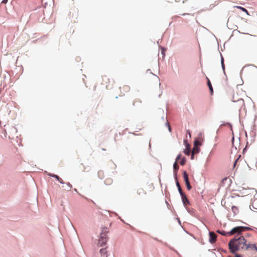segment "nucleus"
Here are the masks:
<instances>
[{"label":"nucleus","mask_w":257,"mask_h":257,"mask_svg":"<svg viewBox=\"0 0 257 257\" xmlns=\"http://www.w3.org/2000/svg\"><path fill=\"white\" fill-rule=\"evenodd\" d=\"M106 252L105 248H102L100 250V253L102 257H107V256H105Z\"/></svg>","instance_id":"14"},{"label":"nucleus","mask_w":257,"mask_h":257,"mask_svg":"<svg viewBox=\"0 0 257 257\" xmlns=\"http://www.w3.org/2000/svg\"><path fill=\"white\" fill-rule=\"evenodd\" d=\"M186 163V160L185 158H183L181 159L180 163L181 165H184Z\"/></svg>","instance_id":"24"},{"label":"nucleus","mask_w":257,"mask_h":257,"mask_svg":"<svg viewBox=\"0 0 257 257\" xmlns=\"http://www.w3.org/2000/svg\"><path fill=\"white\" fill-rule=\"evenodd\" d=\"M221 65H222V67L223 69H224V64L223 63V58L222 57L221 58Z\"/></svg>","instance_id":"26"},{"label":"nucleus","mask_w":257,"mask_h":257,"mask_svg":"<svg viewBox=\"0 0 257 257\" xmlns=\"http://www.w3.org/2000/svg\"><path fill=\"white\" fill-rule=\"evenodd\" d=\"M190 146L189 145L186 146V149L184 150V152L187 155H189L190 154Z\"/></svg>","instance_id":"18"},{"label":"nucleus","mask_w":257,"mask_h":257,"mask_svg":"<svg viewBox=\"0 0 257 257\" xmlns=\"http://www.w3.org/2000/svg\"><path fill=\"white\" fill-rule=\"evenodd\" d=\"M137 193L139 195H145L146 194V192L143 188H139L138 189Z\"/></svg>","instance_id":"12"},{"label":"nucleus","mask_w":257,"mask_h":257,"mask_svg":"<svg viewBox=\"0 0 257 257\" xmlns=\"http://www.w3.org/2000/svg\"><path fill=\"white\" fill-rule=\"evenodd\" d=\"M207 79H208L207 85H208L209 90L210 91L211 94H212L213 92V88H212V86L211 85L210 80L208 78H207Z\"/></svg>","instance_id":"17"},{"label":"nucleus","mask_w":257,"mask_h":257,"mask_svg":"<svg viewBox=\"0 0 257 257\" xmlns=\"http://www.w3.org/2000/svg\"><path fill=\"white\" fill-rule=\"evenodd\" d=\"M246 240L243 236H240L231 239L228 243V247L232 253H235L240 249H244L246 245Z\"/></svg>","instance_id":"1"},{"label":"nucleus","mask_w":257,"mask_h":257,"mask_svg":"<svg viewBox=\"0 0 257 257\" xmlns=\"http://www.w3.org/2000/svg\"><path fill=\"white\" fill-rule=\"evenodd\" d=\"M203 141L202 134L200 133L197 139H196L194 143V146L199 147L201 145V142Z\"/></svg>","instance_id":"7"},{"label":"nucleus","mask_w":257,"mask_h":257,"mask_svg":"<svg viewBox=\"0 0 257 257\" xmlns=\"http://www.w3.org/2000/svg\"><path fill=\"white\" fill-rule=\"evenodd\" d=\"M119 95L120 96H124L126 93H127L130 91V87L127 85H123L122 86L119 87Z\"/></svg>","instance_id":"5"},{"label":"nucleus","mask_w":257,"mask_h":257,"mask_svg":"<svg viewBox=\"0 0 257 257\" xmlns=\"http://www.w3.org/2000/svg\"><path fill=\"white\" fill-rule=\"evenodd\" d=\"M181 155L180 154L178 155L176 159V162H177L181 159Z\"/></svg>","instance_id":"25"},{"label":"nucleus","mask_w":257,"mask_h":257,"mask_svg":"<svg viewBox=\"0 0 257 257\" xmlns=\"http://www.w3.org/2000/svg\"><path fill=\"white\" fill-rule=\"evenodd\" d=\"M187 133L188 134V136H189L190 137H191V133L189 131H187Z\"/></svg>","instance_id":"30"},{"label":"nucleus","mask_w":257,"mask_h":257,"mask_svg":"<svg viewBox=\"0 0 257 257\" xmlns=\"http://www.w3.org/2000/svg\"><path fill=\"white\" fill-rule=\"evenodd\" d=\"M216 234L213 232H209V241L211 243H214L216 241Z\"/></svg>","instance_id":"8"},{"label":"nucleus","mask_w":257,"mask_h":257,"mask_svg":"<svg viewBox=\"0 0 257 257\" xmlns=\"http://www.w3.org/2000/svg\"><path fill=\"white\" fill-rule=\"evenodd\" d=\"M231 209L234 213V215H236L237 214H238L239 210L238 208L237 207L233 206L231 208Z\"/></svg>","instance_id":"15"},{"label":"nucleus","mask_w":257,"mask_h":257,"mask_svg":"<svg viewBox=\"0 0 257 257\" xmlns=\"http://www.w3.org/2000/svg\"><path fill=\"white\" fill-rule=\"evenodd\" d=\"M167 123V125H168V126L169 131L170 132H171V126H170V124H169V122H167V123Z\"/></svg>","instance_id":"28"},{"label":"nucleus","mask_w":257,"mask_h":257,"mask_svg":"<svg viewBox=\"0 0 257 257\" xmlns=\"http://www.w3.org/2000/svg\"><path fill=\"white\" fill-rule=\"evenodd\" d=\"M235 257H241L239 254H236Z\"/></svg>","instance_id":"31"},{"label":"nucleus","mask_w":257,"mask_h":257,"mask_svg":"<svg viewBox=\"0 0 257 257\" xmlns=\"http://www.w3.org/2000/svg\"><path fill=\"white\" fill-rule=\"evenodd\" d=\"M245 249H254L257 251V247L256 246L255 244H250V243H246V245L244 247Z\"/></svg>","instance_id":"9"},{"label":"nucleus","mask_w":257,"mask_h":257,"mask_svg":"<svg viewBox=\"0 0 257 257\" xmlns=\"http://www.w3.org/2000/svg\"><path fill=\"white\" fill-rule=\"evenodd\" d=\"M245 229H248V228L243 226H236L233 228L229 232H228V235H231L235 234L239 235Z\"/></svg>","instance_id":"4"},{"label":"nucleus","mask_w":257,"mask_h":257,"mask_svg":"<svg viewBox=\"0 0 257 257\" xmlns=\"http://www.w3.org/2000/svg\"><path fill=\"white\" fill-rule=\"evenodd\" d=\"M200 151V148L198 146H194L192 151V155H191V159H193L194 155L195 154H197Z\"/></svg>","instance_id":"10"},{"label":"nucleus","mask_w":257,"mask_h":257,"mask_svg":"<svg viewBox=\"0 0 257 257\" xmlns=\"http://www.w3.org/2000/svg\"><path fill=\"white\" fill-rule=\"evenodd\" d=\"M233 102L235 103L233 104V107L240 110L243 106H244V101L243 99L240 98L237 100H233Z\"/></svg>","instance_id":"6"},{"label":"nucleus","mask_w":257,"mask_h":257,"mask_svg":"<svg viewBox=\"0 0 257 257\" xmlns=\"http://www.w3.org/2000/svg\"><path fill=\"white\" fill-rule=\"evenodd\" d=\"M108 232L107 228H103L102 230L101 233L100 234V237L98 240V244L102 246L104 245L107 241V233Z\"/></svg>","instance_id":"3"},{"label":"nucleus","mask_w":257,"mask_h":257,"mask_svg":"<svg viewBox=\"0 0 257 257\" xmlns=\"http://www.w3.org/2000/svg\"><path fill=\"white\" fill-rule=\"evenodd\" d=\"M240 157V156H239L238 158H239ZM238 159H239V158H237V159L235 160V161L234 162V167H235V166H236V165H237V161H238Z\"/></svg>","instance_id":"27"},{"label":"nucleus","mask_w":257,"mask_h":257,"mask_svg":"<svg viewBox=\"0 0 257 257\" xmlns=\"http://www.w3.org/2000/svg\"><path fill=\"white\" fill-rule=\"evenodd\" d=\"M173 168L175 170V172L177 171L179 169V165L177 164V162H175L173 164Z\"/></svg>","instance_id":"20"},{"label":"nucleus","mask_w":257,"mask_h":257,"mask_svg":"<svg viewBox=\"0 0 257 257\" xmlns=\"http://www.w3.org/2000/svg\"><path fill=\"white\" fill-rule=\"evenodd\" d=\"M7 2H8V0H3L2 3L3 4H6V3H7Z\"/></svg>","instance_id":"29"},{"label":"nucleus","mask_w":257,"mask_h":257,"mask_svg":"<svg viewBox=\"0 0 257 257\" xmlns=\"http://www.w3.org/2000/svg\"><path fill=\"white\" fill-rule=\"evenodd\" d=\"M181 196L184 205L186 206L187 205L189 204V201L187 199V196L184 194H183V195H181Z\"/></svg>","instance_id":"11"},{"label":"nucleus","mask_w":257,"mask_h":257,"mask_svg":"<svg viewBox=\"0 0 257 257\" xmlns=\"http://www.w3.org/2000/svg\"><path fill=\"white\" fill-rule=\"evenodd\" d=\"M236 8H238V9H240L243 12H245L247 14V15H249L248 11L245 8H244L243 7H240V6H237Z\"/></svg>","instance_id":"21"},{"label":"nucleus","mask_w":257,"mask_h":257,"mask_svg":"<svg viewBox=\"0 0 257 257\" xmlns=\"http://www.w3.org/2000/svg\"><path fill=\"white\" fill-rule=\"evenodd\" d=\"M102 79L101 84L107 89H110L113 87L115 82L113 79H110L106 75L102 76Z\"/></svg>","instance_id":"2"},{"label":"nucleus","mask_w":257,"mask_h":257,"mask_svg":"<svg viewBox=\"0 0 257 257\" xmlns=\"http://www.w3.org/2000/svg\"><path fill=\"white\" fill-rule=\"evenodd\" d=\"M183 178L185 183L189 181L188 175L186 171H184L183 172Z\"/></svg>","instance_id":"16"},{"label":"nucleus","mask_w":257,"mask_h":257,"mask_svg":"<svg viewBox=\"0 0 257 257\" xmlns=\"http://www.w3.org/2000/svg\"><path fill=\"white\" fill-rule=\"evenodd\" d=\"M185 184H186V185L187 186V188L188 190H190L191 189L192 187H191V185L190 184L189 181L187 182H186Z\"/></svg>","instance_id":"23"},{"label":"nucleus","mask_w":257,"mask_h":257,"mask_svg":"<svg viewBox=\"0 0 257 257\" xmlns=\"http://www.w3.org/2000/svg\"><path fill=\"white\" fill-rule=\"evenodd\" d=\"M217 232L219 233V234L224 235V236L228 235V232H226L224 231L217 230Z\"/></svg>","instance_id":"22"},{"label":"nucleus","mask_w":257,"mask_h":257,"mask_svg":"<svg viewBox=\"0 0 257 257\" xmlns=\"http://www.w3.org/2000/svg\"><path fill=\"white\" fill-rule=\"evenodd\" d=\"M50 176L55 178L60 183L64 184L63 180L56 175H50Z\"/></svg>","instance_id":"13"},{"label":"nucleus","mask_w":257,"mask_h":257,"mask_svg":"<svg viewBox=\"0 0 257 257\" xmlns=\"http://www.w3.org/2000/svg\"><path fill=\"white\" fill-rule=\"evenodd\" d=\"M176 184H177V187L178 188V190H179V192L180 195H183V194H184V193H183V191L182 190V189L181 188V186H180L179 182L178 181H177V183Z\"/></svg>","instance_id":"19"}]
</instances>
